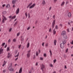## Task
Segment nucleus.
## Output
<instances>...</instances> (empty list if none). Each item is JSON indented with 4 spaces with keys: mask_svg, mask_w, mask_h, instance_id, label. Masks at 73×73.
<instances>
[{
    "mask_svg": "<svg viewBox=\"0 0 73 73\" xmlns=\"http://www.w3.org/2000/svg\"><path fill=\"white\" fill-rule=\"evenodd\" d=\"M65 34H66V32H65V31H64L62 32L61 33V35H63V36H64L65 35Z\"/></svg>",
    "mask_w": 73,
    "mask_h": 73,
    "instance_id": "7",
    "label": "nucleus"
},
{
    "mask_svg": "<svg viewBox=\"0 0 73 73\" xmlns=\"http://www.w3.org/2000/svg\"><path fill=\"white\" fill-rule=\"evenodd\" d=\"M51 8H52V7H50L49 9V11H50V10H51Z\"/></svg>",
    "mask_w": 73,
    "mask_h": 73,
    "instance_id": "56",
    "label": "nucleus"
},
{
    "mask_svg": "<svg viewBox=\"0 0 73 73\" xmlns=\"http://www.w3.org/2000/svg\"><path fill=\"white\" fill-rule=\"evenodd\" d=\"M58 27L57 26V25H56V27H55V28L56 29H57V28H58Z\"/></svg>",
    "mask_w": 73,
    "mask_h": 73,
    "instance_id": "60",
    "label": "nucleus"
},
{
    "mask_svg": "<svg viewBox=\"0 0 73 73\" xmlns=\"http://www.w3.org/2000/svg\"><path fill=\"white\" fill-rule=\"evenodd\" d=\"M22 72V68H21L19 70V73H21Z\"/></svg>",
    "mask_w": 73,
    "mask_h": 73,
    "instance_id": "14",
    "label": "nucleus"
},
{
    "mask_svg": "<svg viewBox=\"0 0 73 73\" xmlns=\"http://www.w3.org/2000/svg\"><path fill=\"white\" fill-rule=\"evenodd\" d=\"M70 43L71 44H73V40H72V42H70Z\"/></svg>",
    "mask_w": 73,
    "mask_h": 73,
    "instance_id": "46",
    "label": "nucleus"
},
{
    "mask_svg": "<svg viewBox=\"0 0 73 73\" xmlns=\"http://www.w3.org/2000/svg\"><path fill=\"white\" fill-rule=\"evenodd\" d=\"M38 65V63L37 62H36V66H37Z\"/></svg>",
    "mask_w": 73,
    "mask_h": 73,
    "instance_id": "62",
    "label": "nucleus"
},
{
    "mask_svg": "<svg viewBox=\"0 0 73 73\" xmlns=\"http://www.w3.org/2000/svg\"><path fill=\"white\" fill-rule=\"evenodd\" d=\"M46 20H49V17H47L46 19Z\"/></svg>",
    "mask_w": 73,
    "mask_h": 73,
    "instance_id": "53",
    "label": "nucleus"
},
{
    "mask_svg": "<svg viewBox=\"0 0 73 73\" xmlns=\"http://www.w3.org/2000/svg\"><path fill=\"white\" fill-rule=\"evenodd\" d=\"M68 16L69 17H72V14H71V13L69 12L68 13Z\"/></svg>",
    "mask_w": 73,
    "mask_h": 73,
    "instance_id": "8",
    "label": "nucleus"
},
{
    "mask_svg": "<svg viewBox=\"0 0 73 73\" xmlns=\"http://www.w3.org/2000/svg\"><path fill=\"white\" fill-rule=\"evenodd\" d=\"M28 53H31L30 52H31V50H29L28 51Z\"/></svg>",
    "mask_w": 73,
    "mask_h": 73,
    "instance_id": "50",
    "label": "nucleus"
},
{
    "mask_svg": "<svg viewBox=\"0 0 73 73\" xmlns=\"http://www.w3.org/2000/svg\"><path fill=\"white\" fill-rule=\"evenodd\" d=\"M13 42H16V39L15 38H14L13 40Z\"/></svg>",
    "mask_w": 73,
    "mask_h": 73,
    "instance_id": "27",
    "label": "nucleus"
},
{
    "mask_svg": "<svg viewBox=\"0 0 73 73\" xmlns=\"http://www.w3.org/2000/svg\"><path fill=\"white\" fill-rule=\"evenodd\" d=\"M16 15H14L13 17H12V15H10L9 17V18H10V19H14L16 18Z\"/></svg>",
    "mask_w": 73,
    "mask_h": 73,
    "instance_id": "3",
    "label": "nucleus"
},
{
    "mask_svg": "<svg viewBox=\"0 0 73 73\" xmlns=\"http://www.w3.org/2000/svg\"><path fill=\"white\" fill-rule=\"evenodd\" d=\"M54 45H56V42H57V41H56V40H54Z\"/></svg>",
    "mask_w": 73,
    "mask_h": 73,
    "instance_id": "19",
    "label": "nucleus"
},
{
    "mask_svg": "<svg viewBox=\"0 0 73 73\" xmlns=\"http://www.w3.org/2000/svg\"><path fill=\"white\" fill-rule=\"evenodd\" d=\"M21 45H19V49H20V48H21Z\"/></svg>",
    "mask_w": 73,
    "mask_h": 73,
    "instance_id": "40",
    "label": "nucleus"
},
{
    "mask_svg": "<svg viewBox=\"0 0 73 73\" xmlns=\"http://www.w3.org/2000/svg\"><path fill=\"white\" fill-rule=\"evenodd\" d=\"M20 33H17V36H19V35H20Z\"/></svg>",
    "mask_w": 73,
    "mask_h": 73,
    "instance_id": "33",
    "label": "nucleus"
},
{
    "mask_svg": "<svg viewBox=\"0 0 73 73\" xmlns=\"http://www.w3.org/2000/svg\"><path fill=\"white\" fill-rule=\"evenodd\" d=\"M42 4L43 5H45V1L44 0H43L42 1Z\"/></svg>",
    "mask_w": 73,
    "mask_h": 73,
    "instance_id": "22",
    "label": "nucleus"
},
{
    "mask_svg": "<svg viewBox=\"0 0 73 73\" xmlns=\"http://www.w3.org/2000/svg\"><path fill=\"white\" fill-rule=\"evenodd\" d=\"M35 5H36V4L34 3L30 7H29L30 9H31V8H34Z\"/></svg>",
    "mask_w": 73,
    "mask_h": 73,
    "instance_id": "4",
    "label": "nucleus"
},
{
    "mask_svg": "<svg viewBox=\"0 0 73 73\" xmlns=\"http://www.w3.org/2000/svg\"><path fill=\"white\" fill-rule=\"evenodd\" d=\"M12 31V29H10L9 30V31L11 32Z\"/></svg>",
    "mask_w": 73,
    "mask_h": 73,
    "instance_id": "61",
    "label": "nucleus"
},
{
    "mask_svg": "<svg viewBox=\"0 0 73 73\" xmlns=\"http://www.w3.org/2000/svg\"><path fill=\"white\" fill-rule=\"evenodd\" d=\"M56 59H55L54 60V63H55L56 62Z\"/></svg>",
    "mask_w": 73,
    "mask_h": 73,
    "instance_id": "42",
    "label": "nucleus"
},
{
    "mask_svg": "<svg viewBox=\"0 0 73 73\" xmlns=\"http://www.w3.org/2000/svg\"><path fill=\"white\" fill-rule=\"evenodd\" d=\"M7 63V62H5V60L4 61V62L3 63V64L2 65L3 66H4V65L6 64V63Z\"/></svg>",
    "mask_w": 73,
    "mask_h": 73,
    "instance_id": "15",
    "label": "nucleus"
},
{
    "mask_svg": "<svg viewBox=\"0 0 73 73\" xmlns=\"http://www.w3.org/2000/svg\"><path fill=\"white\" fill-rule=\"evenodd\" d=\"M63 44H65L66 42V40L65 39H63L62 40Z\"/></svg>",
    "mask_w": 73,
    "mask_h": 73,
    "instance_id": "10",
    "label": "nucleus"
},
{
    "mask_svg": "<svg viewBox=\"0 0 73 73\" xmlns=\"http://www.w3.org/2000/svg\"><path fill=\"white\" fill-rule=\"evenodd\" d=\"M5 72H6V70H3V73H5Z\"/></svg>",
    "mask_w": 73,
    "mask_h": 73,
    "instance_id": "38",
    "label": "nucleus"
},
{
    "mask_svg": "<svg viewBox=\"0 0 73 73\" xmlns=\"http://www.w3.org/2000/svg\"><path fill=\"white\" fill-rule=\"evenodd\" d=\"M3 7H5V4H3L2 5Z\"/></svg>",
    "mask_w": 73,
    "mask_h": 73,
    "instance_id": "54",
    "label": "nucleus"
},
{
    "mask_svg": "<svg viewBox=\"0 0 73 73\" xmlns=\"http://www.w3.org/2000/svg\"><path fill=\"white\" fill-rule=\"evenodd\" d=\"M19 56V52H18L17 55L15 56V57H18Z\"/></svg>",
    "mask_w": 73,
    "mask_h": 73,
    "instance_id": "25",
    "label": "nucleus"
},
{
    "mask_svg": "<svg viewBox=\"0 0 73 73\" xmlns=\"http://www.w3.org/2000/svg\"><path fill=\"white\" fill-rule=\"evenodd\" d=\"M46 46H48V44L47 43L45 45Z\"/></svg>",
    "mask_w": 73,
    "mask_h": 73,
    "instance_id": "55",
    "label": "nucleus"
},
{
    "mask_svg": "<svg viewBox=\"0 0 73 73\" xmlns=\"http://www.w3.org/2000/svg\"><path fill=\"white\" fill-rule=\"evenodd\" d=\"M6 13H6V12H4L3 13V14L4 15H5V14H6Z\"/></svg>",
    "mask_w": 73,
    "mask_h": 73,
    "instance_id": "44",
    "label": "nucleus"
},
{
    "mask_svg": "<svg viewBox=\"0 0 73 73\" xmlns=\"http://www.w3.org/2000/svg\"><path fill=\"white\" fill-rule=\"evenodd\" d=\"M17 22H16L14 24V27H15V26H16V25H17Z\"/></svg>",
    "mask_w": 73,
    "mask_h": 73,
    "instance_id": "28",
    "label": "nucleus"
},
{
    "mask_svg": "<svg viewBox=\"0 0 73 73\" xmlns=\"http://www.w3.org/2000/svg\"><path fill=\"white\" fill-rule=\"evenodd\" d=\"M44 59V58H42V57H40V60H43V59Z\"/></svg>",
    "mask_w": 73,
    "mask_h": 73,
    "instance_id": "36",
    "label": "nucleus"
},
{
    "mask_svg": "<svg viewBox=\"0 0 73 73\" xmlns=\"http://www.w3.org/2000/svg\"><path fill=\"white\" fill-rule=\"evenodd\" d=\"M3 53V49H2V50H0V54Z\"/></svg>",
    "mask_w": 73,
    "mask_h": 73,
    "instance_id": "13",
    "label": "nucleus"
},
{
    "mask_svg": "<svg viewBox=\"0 0 73 73\" xmlns=\"http://www.w3.org/2000/svg\"><path fill=\"white\" fill-rule=\"evenodd\" d=\"M14 7H15V5H13V8H14Z\"/></svg>",
    "mask_w": 73,
    "mask_h": 73,
    "instance_id": "63",
    "label": "nucleus"
},
{
    "mask_svg": "<svg viewBox=\"0 0 73 73\" xmlns=\"http://www.w3.org/2000/svg\"><path fill=\"white\" fill-rule=\"evenodd\" d=\"M55 23H56V21L55 20H54L53 21V22L52 23V25L51 26L52 29H53V28H54V25H55Z\"/></svg>",
    "mask_w": 73,
    "mask_h": 73,
    "instance_id": "1",
    "label": "nucleus"
},
{
    "mask_svg": "<svg viewBox=\"0 0 73 73\" xmlns=\"http://www.w3.org/2000/svg\"><path fill=\"white\" fill-rule=\"evenodd\" d=\"M12 56V55L11 54H10V53H8V55L7 56V58H9V57H11Z\"/></svg>",
    "mask_w": 73,
    "mask_h": 73,
    "instance_id": "9",
    "label": "nucleus"
},
{
    "mask_svg": "<svg viewBox=\"0 0 73 73\" xmlns=\"http://www.w3.org/2000/svg\"><path fill=\"white\" fill-rule=\"evenodd\" d=\"M25 16H26V17H28V15L27 14V12H26L25 13Z\"/></svg>",
    "mask_w": 73,
    "mask_h": 73,
    "instance_id": "32",
    "label": "nucleus"
},
{
    "mask_svg": "<svg viewBox=\"0 0 73 73\" xmlns=\"http://www.w3.org/2000/svg\"><path fill=\"white\" fill-rule=\"evenodd\" d=\"M64 4H65V2L63 1L61 4V6H62V5H64Z\"/></svg>",
    "mask_w": 73,
    "mask_h": 73,
    "instance_id": "20",
    "label": "nucleus"
},
{
    "mask_svg": "<svg viewBox=\"0 0 73 73\" xmlns=\"http://www.w3.org/2000/svg\"><path fill=\"white\" fill-rule=\"evenodd\" d=\"M27 48H29V42H28L27 44Z\"/></svg>",
    "mask_w": 73,
    "mask_h": 73,
    "instance_id": "17",
    "label": "nucleus"
},
{
    "mask_svg": "<svg viewBox=\"0 0 73 73\" xmlns=\"http://www.w3.org/2000/svg\"><path fill=\"white\" fill-rule=\"evenodd\" d=\"M66 4H69V1H66Z\"/></svg>",
    "mask_w": 73,
    "mask_h": 73,
    "instance_id": "49",
    "label": "nucleus"
},
{
    "mask_svg": "<svg viewBox=\"0 0 73 73\" xmlns=\"http://www.w3.org/2000/svg\"><path fill=\"white\" fill-rule=\"evenodd\" d=\"M50 53V57H52V51L51 50H49Z\"/></svg>",
    "mask_w": 73,
    "mask_h": 73,
    "instance_id": "18",
    "label": "nucleus"
},
{
    "mask_svg": "<svg viewBox=\"0 0 73 73\" xmlns=\"http://www.w3.org/2000/svg\"><path fill=\"white\" fill-rule=\"evenodd\" d=\"M11 69H12V67H11V66L9 67V70H11Z\"/></svg>",
    "mask_w": 73,
    "mask_h": 73,
    "instance_id": "29",
    "label": "nucleus"
},
{
    "mask_svg": "<svg viewBox=\"0 0 73 73\" xmlns=\"http://www.w3.org/2000/svg\"><path fill=\"white\" fill-rule=\"evenodd\" d=\"M7 51H9V47H7Z\"/></svg>",
    "mask_w": 73,
    "mask_h": 73,
    "instance_id": "43",
    "label": "nucleus"
},
{
    "mask_svg": "<svg viewBox=\"0 0 73 73\" xmlns=\"http://www.w3.org/2000/svg\"><path fill=\"white\" fill-rule=\"evenodd\" d=\"M31 55V53H27V57L28 58H29L30 57Z\"/></svg>",
    "mask_w": 73,
    "mask_h": 73,
    "instance_id": "11",
    "label": "nucleus"
},
{
    "mask_svg": "<svg viewBox=\"0 0 73 73\" xmlns=\"http://www.w3.org/2000/svg\"><path fill=\"white\" fill-rule=\"evenodd\" d=\"M44 57H46V54H44Z\"/></svg>",
    "mask_w": 73,
    "mask_h": 73,
    "instance_id": "37",
    "label": "nucleus"
},
{
    "mask_svg": "<svg viewBox=\"0 0 73 73\" xmlns=\"http://www.w3.org/2000/svg\"><path fill=\"white\" fill-rule=\"evenodd\" d=\"M56 31H55V29H54L53 31V33L54 35H55V34H56Z\"/></svg>",
    "mask_w": 73,
    "mask_h": 73,
    "instance_id": "23",
    "label": "nucleus"
},
{
    "mask_svg": "<svg viewBox=\"0 0 73 73\" xmlns=\"http://www.w3.org/2000/svg\"><path fill=\"white\" fill-rule=\"evenodd\" d=\"M2 16L3 17H4L5 20L6 21L7 20V18H6V17H5V16H4V15H3Z\"/></svg>",
    "mask_w": 73,
    "mask_h": 73,
    "instance_id": "24",
    "label": "nucleus"
},
{
    "mask_svg": "<svg viewBox=\"0 0 73 73\" xmlns=\"http://www.w3.org/2000/svg\"><path fill=\"white\" fill-rule=\"evenodd\" d=\"M32 3H29V5L27 6V8H28L29 7H30V6H31V5H32Z\"/></svg>",
    "mask_w": 73,
    "mask_h": 73,
    "instance_id": "12",
    "label": "nucleus"
},
{
    "mask_svg": "<svg viewBox=\"0 0 73 73\" xmlns=\"http://www.w3.org/2000/svg\"><path fill=\"white\" fill-rule=\"evenodd\" d=\"M19 12H20V10L19 9V8H18L17 11H16V13L17 15L18 13H19Z\"/></svg>",
    "mask_w": 73,
    "mask_h": 73,
    "instance_id": "6",
    "label": "nucleus"
},
{
    "mask_svg": "<svg viewBox=\"0 0 73 73\" xmlns=\"http://www.w3.org/2000/svg\"><path fill=\"white\" fill-rule=\"evenodd\" d=\"M10 71H11V72H12V71H13V69L11 68L10 70Z\"/></svg>",
    "mask_w": 73,
    "mask_h": 73,
    "instance_id": "41",
    "label": "nucleus"
},
{
    "mask_svg": "<svg viewBox=\"0 0 73 73\" xmlns=\"http://www.w3.org/2000/svg\"><path fill=\"white\" fill-rule=\"evenodd\" d=\"M44 42H43L42 43V46H44Z\"/></svg>",
    "mask_w": 73,
    "mask_h": 73,
    "instance_id": "58",
    "label": "nucleus"
},
{
    "mask_svg": "<svg viewBox=\"0 0 73 73\" xmlns=\"http://www.w3.org/2000/svg\"><path fill=\"white\" fill-rule=\"evenodd\" d=\"M10 7V5L9 4H8L6 6V8H8V7Z\"/></svg>",
    "mask_w": 73,
    "mask_h": 73,
    "instance_id": "26",
    "label": "nucleus"
},
{
    "mask_svg": "<svg viewBox=\"0 0 73 73\" xmlns=\"http://www.w3.org/2000/svg\"><path fill=\"white\" fill-rule=\"evenodd\" d=\"M5 43H3L1 45V46H4V45H5Z\"/></svg>",
    "mask_w": 73,
    "mask_h": 73,
    "instance_id": "34",
    "label": "nucleus"
},
{
    "mask_svg": "<svg viewBox=\"0 0 73 73\" xmlns=\"http://www.w3.org/2000/svg\"><path fill=\"white\" fill-rule=\"evenodd\" d=\"M36 56H38V52H37V51L36 52Z\"/></svg>",
    "mask_w": 73,
    "mask_h": 73,
    "instance_id": "30",
    "label": "nucleus"
},
{
    "mask_svg": "<svg viewBox=\"0 0 73 73\" xmlns=\"http://www.w3.org/2000/svg\"><path fill=\"white\" fill-rule=\"evenodd\" d=\"M18 58H19L18 57L17 58L15 59V61H17V60L18 59Z\"/></svg>",
    "mask_w": 73,
    "mask_h": 73,
    "instance_id": "59",
    "label": "nucleus"
},
{
    "mask_svg": "<svg viewBox=\"0 0 73 73\" xmlns=\"http://www.w3.org/2000/svg\"><path fill=\"white\" fill-rule=\"evenodd\" d=\"M69 29H67V32H69Z\"/></svg>",
    "mask_w": 73,
    "mask_h": 73,
    "instance_id": "57",
    "label": "nucleus"
},
{
    "mask_svg": "<svg viewBox=\"0 0 73 73\" xmlns=\"http://www.w3.org/2000/svg\"><path fill=\"white\" fill-rule=\"evenodd\" d=\"M40 66L41 68L40 69L42 70V72H43V69H44V68H45V65H44L43 64H42L40 65Z\"/></svg>",
    "mask_w": 73,
    "mask_h": 73,
    "instance_id": "2",
    "label": "nucleus"
},
{
    "mask_svg": "<svg viewBox=\"0 0 73 73\" xmlns=\"http://www.w3.org/2000/svg\"><path fill=\"white\" fill-rule=\"evenodd\" d=\"M68 48H67L66 50V53H67L68 52Z\"/></svg>",
    "mask_w": 73,
    "mask_h": 73,
    "instance_id": "45",
    "label": "nucleus"
},
{
    "mask_svg": "<svg viewBox=\"0 0 73 73\" xmlns=\"http://www.w3.org/2000/svg\"><path fill=\"white\" fill-rule=\"evenodd\" d=\"M24 41V38H22L21 39V41Z\"/></svg>",
    "mask_w": 73,
    "mask_h": 73,
    "instance_id": "64",
    "label": "nucleus"
},
{
    "mask_svg": "<svg viewBox=\"0 0 73 73\" xmlns=\"http://www.w3.org/2000/svg\"><path fill=\"white\" fill-rule=\"evenodd\" d=\"M30 28H31L30 27H29L27 28V30H29Z\"/></svg>",
    "mask_w": 73,
    "mask_h": 73,
    "instance_id": "51",
    "label": "nucleus"
},
{
    "mask_svg": "<svg viewBox=\"0 0 73 73\" xmlns=\"http://www.w3.org/2000/svg\"><path fill=\"white\" fill-rule=\"evenodd\" d=\"M50 67H53V65L52 64H50Z\"/></svg>",
    "mask_w": 73,
    "mask_h": 73,
    "instance_id": "47",
    "label": "nucleus"
},
{
    "mask_svg": "<svg viewBox=\"0 0 73 73\" xmlns=\"http://www.w3.org/2000/svg\"><path fill=\"white\" fill-rule=\"evenodd\" d=\"M11 39H9L8 40V44H9V43H10V42H11Z\"/></svg>",
    "mask_w": 73,
    "mask_h": 73,
    "instance_id": "35",
    "label": "nucleus"
},
{
    "mask_svg": "<svg viewBox=\"0 0 73 73\" xmlns=\"http://www.w3.org/2000/svg\"><path fill=\"white\" fill-rule=\"evenodd\" d=\"M12 3L13 4H15L16 3V1L15 0H13L12 1Z\"/></svg>",
    "mask_w": 73,
    "mask_h": 73,
    "instance_id": "21",
    "label": "nucleus"
},
{
    "mask_svg": "<svg viewBox=\"0 0 73 73\" xmlns=\"http://www.w3.org/2000/svg\"><path fill=\"white\" fill-rule=\"evenodd\" d=\"M2 22L3 23H5V22L4 21V18L3 19V20L2 21Z\"/></svg>",
    "mask_w": 73,
    "mask_h": 73,
    "instance_id": "31",
    "label": "nucleus"
},
{
    "mask_svg": "<svg viewBox=\"0 0 73 73\" xmlns=\"http://www.w3.org/2000/svg\"><path fill=\"white\" fill-rule=\"evenodd\" d=\"M51 28H50L49 30V31L50 32H51Z\"/></svg>",
    "mask_w": 73,
    "mask_h": 73,
    "instance_id": "52",
    "label": "nucleus"
},
{
    "mask_svg": "<svg viewBox=\"0 0 73 73\" xmlns=\"http://www.w3.org/2000/svg\"><path fill=\"white\" fill-rule=\"evenodd\" d=\"M7 45L6 44L4 46V48H7Z\"/></svg>",
    "mask_w": 73,
    "mask_h": 73,
    "instance_id": "48",
    "label": "nucleus"
},
{
    "mask_svg": "<svg viewBox=\"0 0 73 73\" xmlns=\"http://www.w3.org/2000/svg\"><path fill=\"white\" fill-rule=\"evenodd\" d=\"M37 22H38V21L36 20L35 22V24H37Z\"/></svg>",
    "mask_w": 73,
    "mask_h": 73,
    "instance_id": "39",
    "label": "nucleus"
},
{
    "mask_svg": "<svg viewBox=\"0 0 73 73\" xmlns=\"http://www.w3.org/2000/svg\"><path fill=\"white\" fill-rule=\"evenodd\" d=\"M63 38H64L66 39V38H67V36H66V35H63Z\"/></svg>",
    "mask_w": 73,
    "mask_h": 73,
    "instance_id": "16",
    "label": "nucleus"
},
{
    "mask_svg": "<svg viewBox=\"0 0 73 73\" xmlns=\"http://www.w3.org/2000/svg\"><path fill=\"white\" fill-rule=\"evenodd\" d=\"M64 44L63 43H61L60 44V47L61 48H63L64 47Z\"/></svg>",
    "mask_w": 73,
    "mask_h": 73,
    "instance_id": "5",
    "label": "nucleus"
}]
</instances>
